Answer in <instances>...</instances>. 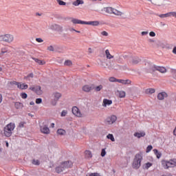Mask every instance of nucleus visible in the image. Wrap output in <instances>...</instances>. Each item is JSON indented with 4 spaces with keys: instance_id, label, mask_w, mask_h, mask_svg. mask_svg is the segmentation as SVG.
Wrapping results in <instances>:
<instances>
[{
    "instance_id": "1",
    "label": "nucleus",
    "mask_w": 176,
    "mask_h": 176,
    "mask_svg": "<svg viewBox=\"0 0 176 176\" xmlns=\"http://www.w3.org/2000/svg\"><path fill=\"white\" fill-rule=\"evenodd\" d=\"M14 123L10 122V124H7L3 129L4 135L5 137H11L12 136V131L14 130Z\"/></svg>"
},
{
    "instance_id": "2",
    "label": "nucleus",
    "mask_w": 176,
    "mask_h": 176,
    "mask_svg": "<svg viewBox=\"0 0 176 176\" xmlns=\"http://www.w3.org/2000/svg\"><path fill=\"white\" fill-rule=\"evenodd\" d=\"M141 162H142V155L141 154H136L132 164L133 168L138 170L141 167Z\"/></svg>"
},
{
    "instance_id": "3",
    "label": "nucleus",
    "mask_w": 176,
    "mask_h": 176,
    "mask_svg": "<svg viewBox=\"0 0 176 176\" xmlns=\"http://www.w3.org/2000/svg\"><path fill=\"white\" fill-rule=\"evenodd\" d=\"M14 41V36L10 34H3L0 36V41L6 43H12Z\"/></svg>"
},
{
    "instance_id": "4",
    "label": "nucleus",
    "mask_w": 176,
    "mask_h": 176,
    "mask_svg": "<svg viewBox=\"0 0 176 176\" xmlns=\"http://www.w3.org/2000/svg\"><path fill=\"white\" fill-rule=\"evenodd\" d=\"M29 90H32V91L36 93L37 96H42V94L43 93L42 91L41 86L39 85H33L29 88Z\"/></svg>"
},
{
    "instance_id": "5",
    "label": "nucleus",
    "mask_w": 176,
    "mask_h": 176,
    "mask_svg": "<svg viewBox=\"0 0 176 176\" xmlns=\"http://www.w3.org/2000/svg\"><path fill=\"white\" fill-rule=\"evenodd\" d=\"M164 168H170V167H176V159L170 160L165 162Z\"/></svg>"
},
{
    "instance_id": "6",
    "label": "nucleus",
    "mask_w": 176,
    "mask_h": 176,
    "mask_svg": "<svg viewBox=\"0 0 176 176\" xmlns=\"http://www.w3.org/2000/svg\"><path fill=\"white\" fill-rule=\"evenodd\" d=\"M142 60L138 56H133L130 60V64H132V65H137V64H140L141 63Z\"/></svg>"
},
{
    "instance_id": "7",
    "label": "nucleus",
    "mask_w": 176,
    "mask_h": 176,
    "mask_svg": "<svg viewBox=\"0 0 176 176\" xmlns=\"http://www.w3.org/2000/svg\"><path fill=\"white\" fill-rule=\"evenodd\" d=\"M72 113L77 116V118H82V115L80 113V110L77 107H73L72 108Z\"/></svg>"
},
{
    "instance_id": "8",
    "label": "nucleus",
    "mask_w": 176,
    "mask_h": 176,
    "mask_svg": "<svg viewBox=\"0 0 176 176\" xmlns=\"http://www.w3.org/2000/svg\"><path fill=\"white\" fill-rule=\"evenodd\" d=\"M50 30H52V31H58V32H63V26L58 25V24H52L50 26Z\"/></svg>"
},
{
    "instance_id": "9",
    "label": "nucleus",
    "mask_w": 176,
    "mask_h": 176,
    "mask_svg": "<svg viewBox=\"0 0 176 176\" xmlns=\"http://www.w3.org/2000/svg\"><path fill=\"white\" fill-rule=\"evenodd\" d=\"M117 119L118 118L116 116H111L106 119V123H107V124H113V123L116 122Z\"/></svg>"
},
{
    "instance_id": "10",
    "label": "nucleus",
    "mask_w": 176,
    "mask_h": 176,
    "mask_svg": "<svg viewBox=\"0 0 176 176\" xmlns=\"http://www.w3.org/2000/svg\"><path fill=\"white\" fill-rule=\"evenodd\" d=\"M151 3L155 6H163L164 0H152Z\"/></svg>"
},
{
    "instance_id": "11",
    "label": "nucleus",
    "mask_w": 176,
    "mask_h": 176,
    "mask_svg": "<svg viewBox=\"0 0 176 176\" xmlns=\"http://www.w3.org/2000/svg\"><path fill=\"white\" fill-rule=\"evenodd\" d=\"M40 130L43 134H49L50 133V129H49L47 125L41 126Z\"/></svg>"
},
{
    "instance_id": "12",
    "label": "nucleus",
    "mask_w": 176,
    "mask_h": 176,
    "mask_svg": "<svg viewBox=\"0 0 176 176\" xmlns=\"http://www.w3.org/2000/svg\"><path fill=\"white\" fill-rule=\"evenodd\" d=\"M61 164L63 166V168H65V170L67 168H71V167H72V162L71 161H66L62 162Z\"/></svg>"
},
{
    "instance_id": "13",
    "label": "nucleus",
    "mask_w": 176,
    "mask_h": 176,
    "mask_svg": "<svg viewBox=\"0 0 176 176\" xmlns=\"http://www.w3.org/2000/svg\"><path fill=\"white\" fill-rule=\"evenodd\" d=\"M93 89H94V87L93 85H86L82 87L83 91H85L86 93H89V91H91Z\"/></svg>"
},
{
    "instance_id": "14",
    "label": "nucleus",
    "mask_w": 176,
    "mask_h": 176,
    "mask_svg": "<svg viewBox=\"0 0 176 176\" xmlns=\"http://www.w3.org/2000/svg\"><path fill=\"white\" fill-rule=\"evenodd\" d=\"M168 97V95L166 92H160L157 95L158 100H163L164 98H167Z\"/></svg>"
},
{
    "instance_id": "15",
    "label": "nucleus",
    "mask_w": 176,
    "mask_h": 176,
    "mask_svg": "<svg viewBox=\"0 0 176 176\" xmlns=\"http://www.w3.org/2000/svg\"><path fill=\"white\" fill-rule=\"evenodd\" d=\"M155 71H156V65L151 63L148 69H147L146 72H148V74H153Z\"/></svg>"
},
{
    "instance_id": "16",
    "label": "nucleus",
    "mask_w": 176,
    "mask_h": 176,
    "mask_svg": "<svg viewBox=\"0 0 176 176\" xmlns=\"http://www.w3.org/2000/svg\"><path fill=\"white\" fill-rule=\"evenodd\" d=\"M109 68V69H119V68H120V65L117 63H113V62H110Z\"/></svg>"
},
{
    "instance_id": "17",
    "label": "nucleus",
    "mask_w": 176,
    "mask_h": 176,
    "mask_svg": "<svg viewBox=\"0 0 176 176\" xmlns=\"http://www.w3.org/2000/svg\"><path fill=\"white\" fill-rule=\"evenodd\" d=\"M102 12H105V13L112 14L113 13V8L112 7H106L102 9Z\"/></svg>"
},
{
    "instance_id": "18",
    "label": "nucleus",
    "mask_w": 176,
    "mask_h": 176,
    "mask_svg": "<svg viewBox=\"0 0 176 176\" xmlns=\"http://www.w3.org/2000/svg\"><path fill=\"white\" fill-rule=\"evenodd\" d=\"M85 24L87 25H94V27H96L100 25V22L98 21H85Z\"/></svg>"
},
{
    "instance_id": "19",
    "label": "nucleus",
    "mask_w": 176,
    "mask_h": 176,
    "mask_svg": "<svg viewBox=\"0 0 176 176\" xmlns=\"http://www.w3.org/2000/svg\"><path fill=\"white\" fill-rule=\"evenodd\" d=\"M155 71H159V72H161V74H166V72H167L166 67L157 65L155 67Z\"/></svg>"
},
{
    "instance_id": "20",
    "label": "nucleus",
    "mask_w": 176,
    "mask_h": 176,
    "mask_svg": "<svg viewBox=\"0 0 176 176\" xmlns=\"http://www.w3.org/2000/svg\"><path fill=\"white\" fill-rule=\"evenodd\" d=\"M134 137H136L137 138H141L142 137H145L146 135V133H145L144 131L142 132H136L134 133Z\"/></svg>"
},
{
    "instance_id": "21",
    "label": "nucleus",
    "mask_w": 176,
    "mask_h": 176,
    "mask_svg": "<svg viewBox=\"0 0 176 176\" xmlns=\"http://www.w3.org/2000/svg\"><path fill=\"white\" fill-rule=\"evenodd\" d=\"M17 87H18V89H21V90H25V89H28V85L21 84V82H19Z\"/></svg>"
},
{
    "instance_id": "22",
    "label": "nucleus",
    "mask_w": 176,
    "mask_h": 176,
    "mask_svg": "<svg viewBox=\"0 0 176 176\" xmlns=\"http://www.w3.org/2000/svg\"><path fill=\"white\" fill-rule=\"evenodd\" d=\"M117 82L118 83H122V85H130V83H131V80H130L118 79V80H117Z\"/></svg>"
},
{
    "instance_id": "23",
    "label": "nucleus",
    "mask_w": 176,
    "mask_h": 176,
    "mask_svg": "<svg viewBox=\"0 0 176 176\" xmlns=\"http://www.w3.org/2000/svg\"><path fill=\"white\" fill-rule=\"evenodd\" d=\"M72 23H73V24H85V21H81V20L78 19H72Z\"/></svg>"
},
{
    "instance_id": "24",
    "label": "nucleus",
    "mask_w": 176,
    "mask_h": 176,
    "mask_svg": "<svg viewBox=\"0 0 176 176\" xmlns=\"http://www.w3.org/2000/svg\"><path fill=\"white\" fill-rule=\"evenodd\" d=\"M65 168L64 166L62 165V164H60V166H57L56 168H55V170L56 172L58 173V174H60V173H63L64 171Z\"/></svg>"
},
{
    "instance_id": "25",
    "label": "nucleus",
    "mask_w": 176,
    "mask_h": 176,
    "mask_svg": "<svg viewBox=\"0 0 176 176\" xmlns=\"http://www.w3.org/2000/svg\"><path fill=\"white\" fill-rule=\"evenodd\" d=\"M32 58L35 61V63H37V64H39V65H45L46 64V62H45V60H41L36 58Z\"/></svg>"
},
{
    "instance_id": "26",
    "label": "nucleus",
    "mask_w": 176,
    "mask_h": 176,
    "mask_svg": "<svg viewBox=\"0 0 176 176\" xmlns=\"http://www.w3.org/2000/svg\"><path fill=\"white\" fill-rule=\"evenodd\" d=\"M83 3H85L83 0H76L74 2H73L72 5L74 6H79V5H83Z\"/></svg>"
},
{
    "instance_id": "27",
    "label": "nucleus",
    "mask_w": 176,
    "mask_h": 176,
    "mask_svg": "<svg viewBox=\"0 0 176 176\" xmlns=\"http://www.w3.org/2000/svg\"><path fill=\"white\" fill-rule=\"evenodd\" d=\"M107 105H112V100L108 99L103 100V107H107Z\"/></svg>"
},
{
    "instance_id": "28",
    "label": "nucleus",
    "mask_w": 176,
    "mask_h": 176,
    "mask_svg": "<svg viewBox=\"0 0 176 176\" xmlns=\"http://www.w3.org/2000/svg\"><path fill=\"white\" fill-rule=\"evenodd\" d=\"M14 107H15L16 109H21V108H23V103H21L20 102H16L14 103Z\"/></svg>"
},
{
    "instance_id": "29",
    "label": "nucleus",
    "mask_w": 176,
    "mask_h": 176,
    "mask_svg": "<svg viewBox=\"0 0 176 176\" xmlns=\"http://www.w3.org/2000/svg\"><path fill=\"white\" fill-rule=\"evenodd\" d=\"M113 14H116V16H122V14H124L123 12L113 8Z\"/></svg>"
},
{
    "instance_id": "30",
    "label": "nucleus",
    "mask_w": 176,
    "mask_h": 176,
    "mask_svg": "<svg viewBox=\"0 0 176 176\" xmlns=\"http://www.w3.org/2000/svg\"><path fill=\"white\" fill-rule=\"evenodd\" d=\"M54 97L55 101H58V100H60V98H61V94L58 92H56L54 94Z\"/></svg>"
},
{
    "instance_id": "31",
    "label": "nucleus",
    "mask_w": 176,
    "mask_h": 176,
    "mask_svg": "<svg viewBox=\"0 0 176 176\" xmlns=\"http://www.w3.org/2000/svg\"><path fill=\"white\" fill-rule=\"evenodd\" d=\"M154 154L155 155L157 159H160L162 157V153L159 152L157 149H154L153 150Z\"/></svg>"
},
{
    "instance_id": "32",
    "label": "nucleus",
    "mask_w": 176,
    "mask_h": 176,
    "mask_svg": "<svg viewBox=\"0 0 176 176\" xmlns=\"http://www.w3.org/2000/svg\"><path fill=\"white\" fill-rule=\"evenodd\" d=\"M155 90L153 88H148L146 89L145 91L146 94H153L155 93Z\"/></svg>"
},
{
    "instance_id": "33",
    "label": "nucleus",
    "mask_w": 176,
    "mask_h": 176,
    "mask_svg": "<svg viewBox=\"0 0 176 176\" xmlns=\"http://www.w3.org/2000/svg\"><path fill=\"white\" fill-rule=\"evenodd\" d=\"M105 54H106L107 58H108L109 60H111V58H113V56H112L111 53H109V50H107L105 51Z\"/></svg>"
},
{
    "instance_id": "34",
    "label": "nucleus",
    "mask_w": 176,
    "mask_h": 176,
    "mask_svg": "<svg viewBox=\"0 0 176 176\" xmlns=\"http://www.w3.org/2000/svg\"><path fill=\"white\" fill-rule=\"evenodd\" d=\"M85 157L87 159H91V157H93V155H91V151H85Z\"/></svg>"
},
{
    "instance_id": "35",
    "label": "nucleus",
    "mask_w": 176,
    "mask_h": 176,
    "mask_svg": "<svg viewBox=\"0 0 176 176\" xmlns=\"http://www.w3.org/2000/svg\"><path fill=\"white\" fill-rule=\"evenodd\" d=\"M157 16H158L161 19H164L166 17H170V14H169V12H168L166 14H157Z\"/></svg>"
},
{
    "instance_id": "36",
    "label": "nucleus",
    "mask_w": 176,
    "mask_h": 176,
    "mask_svg": "<svg viewBox=\"0 0 176 176\" xmlns=\"http://www.w3.org/2000/svg\"><path fill=\"white\" fill-rule=\"evenodd\" d=\"M65 130L64 129H58L57 130V134H58L59 135H65Z\"/></svg>"
},
{
    "instance_id": "37",
    "label": "nucleus",
    "mask_w": 176,
    "mask_h": 176,
    "mask_svg": "<svg viewBox=\"0 0 176 176\" xmlns=\"http://www.w3.org/2000/svg\"><path fill=\"white\" fill-rule=\"evenodd\" d=\"M107 138H108V140H111L112 142H115V138L113 137V135L109 133L107 135Z\"/></svg>"
},
{
    "instance_id": "38",
    "label": "nucleus",
    "mask_w": 176,
    "mask_h": 176,
    "mask_svg": "<svg viewBox=\"0 0 176 176\" xmlns=\"http://www.w3.org/2000/svg\"><path fill=\"white\" fill-rule=\"evenodd\" d=\"M119 97L120 98H124L126 97V92L124 91H120Z\"/></svg>"
},
{
    "instance_id": "39",
    "label": "nucleus",
    "mask_w": 176,
    "mask_h": 176,
    "mask_svg": "<svg viewBox=\"0 0 176 176\" xmlns=\"http://www.w3.org/2000/svg\"><path fill=\"white\" fill-rule=\"evenodd\" d=\"M30 78H34V73L29 74L27 76L24 77V79H25L26 80H30Z\"/></svg>"
},
{
    "instance_id": "40",
    "label": "nucleus",
    "mask_w": 176,
    "mask_h": 176,
    "mask_svg": "<svg viewBox=\"0 0 176 176\" xmlns=\"http://www.w3.org/2000/svg\"><path fill=\"white\" fill-rule=\"evenodd\" d=\"M143 167H144V168H146V170H148V168H149L150 167H152V163L147 162L144 164V166Z\"/></svg>"
},
{
    "instance_id": "41",
    "label": "nucleus",
    "mask_w": 176,
    "mask_h": 176,
    "mask_svg": "<svg viewBox=\"0 0 176 176\" xmlns=\"http://www.w3.org/2000/svg\"><path fill=\"white\" fill-rule=\"evenodd\" d=\"M56 1L58 2V5H60V6H65V5H67V3L65 1H63L62 0H56Z\"/></svg>"
},
{
    "instance_id": "42",
    "label": "nucleus",
    "mask_w": 176,
    "mask_h": 176,
    "mask_svg": "<svg viewBox=\"0 0 176 176\" xmlns=\"http://www.w3.org/2000/svg\"><path fill=\"white\" fill-rule=\"evenodd\" d=\"M65 65H67V67H71V65H72V61H71L70 60H65Z\"/></svg>"
},
{
    "instance_id": "43",
    "label": "nucleus",
    "mask_w": 176,
    "mask_h": 176,
    "mask_svg": "<svg viewBox=\"0 0 176 176\" xmlns=\"http://www.w3.org/2000/svg\"><path fill=\"white\" fill-rule=\"evenodd\" d=\"M32 163L34 165V166H39V164H41V163L39 162L38 160H33L32 161Z\"/></svg>"
},
{
    "instance_id": "44",
    "label": "nucleus",
    "mask_w": 176,
    "mask_h": 176,
    "mask_svg": "<svg viewBox=\"0 0 176 176\" xmlns=\"http://www.w3.org/2000/svg\"><path fill=\"white\" fill-rule=\"evenodd\" d=\"M102 85H100L99 86H97L96 87H95V91H101V90H102Z\"/></svg>"
},
{
    "instance_id": "45",
    "label": "nucleus",
    "mask_w": 176,
    "mask_h": 176,
    "mask_svg": "<svg viewBox=\"0 0 176 176\" xmlns=\"http://www.w3.org/2000/svg\"><path fill=\"white\" fill-rule=\"evenodd\" d=\"M122 56H117L115 58L116 61H117L118 63H122Z\"/></svg>"
},
{
    "instance_id": "46",
    "label": "nucleus",
    "mask_w": 176,
    "mask_h": 176,
    "mask_svg": "<svg viewBox=\"0 0 176 176\" xmlns=\"http://www.w3.org/2000/svg\"><path fill=\"white\" fill-rule=\"evenodd\" d=\"M151 149H153V146H152V145H148L146 150V153H149Z\"/></svg>"
},
{
    "instance_id": "47",
    "label": "nucleus",
    "mask_w": 176,
    "mask_h": 176,
    "mask_svg": "<svg viewBox=\"0 0 176 176\" xmlns=\"http://www.w3.org/2000/svg\"><path fill=\"white\" fill-rule=\"evenodd\" d=\"M152 64V63L151 62H146L145 63V67H146V71L148 70V69L149 68V67H151V65Z\"/></svg>"
},
{
    "instance_id": "48",
    "label": "nucleus",
    "mask_w": 176,
    "mask_h": 176,
    "mask_svg": "<svg viewBox=\"0 0 176 176\" xmlns=\"http://www.w3.org/2000/svg\"><path fill=\"white\" fill-rule=\"evenodd\" d=\"M106 155H107V151H105V148H102L100 156H102V157H104Z\"/></svg>"
},
{
    "instance_id": "49",
    "label": "nucleus",
    "mask_w": 176,
    "mask_h": 176,
    "mask_svg": "<svg viewBox=\"0 0 176 176\" xmlns=\"http://www.w3.org/2000/svg\"><path fill=\"white\" fill-rule=\"evenodd\" d=\"M109 80V82H118V79L115 77H110Z\"/></svg>"
},
{
    "instance_id": "50",
    "label": "nucleus",
    "mask_w": 176,
    "mask_h": 176,
    "mask_svg": "<svg viewBox=\"0 0 176 176\" xmlns=\"http://www.w3.org/2000/svg\"><path fill=\"white\" fill-rule=\"evenodd\" d=\"M21 98H23V100H25V98H27V97H28V95L26 93H22L21 94Z\"/></svg>"
},
{
    "instance_id": "51",
    "label": "nucleus",
    "mask_w": 176,
    "mask_h": 176,
    "mask_svg": "<svg viewBox=\"0 0 176 176\" xmlns=\"http://www.w3.org/2000/svg\"><path fill=\"white\" fill-rule=\"evenodd\" d=\"M67 113H68V111L66 110H63L60 114V116L64 117L67 116Z\"/></svg>"
},
{
    "instance_id": "52",
    "label": "nucleus",
    "mask_w": 176,
    "mask_h": 176,
    "mask_svg": "<svg viewBox=\"0 0 176 176\" xmlns=\"http://www.w3.org/2000/svg\"><path fill=\"white\" fill-rule=\"evenodd\" d=\"M170 16H173V17H175V19H176V12H170L169 17H170Z\"/></svg>"
},
{
    "instance_id": "53",
    "label": "nucleus",
    "mask_w": 176,
    "mask_h": 176,
    "mask_svg": "<svg viewBox=\"0 0 176 176\" xmlns=\"http://www.w3.org/2000/svg\"><path fill=\"white\" fill-rule=\"evenodd\" d=\"M36 104H42V98H36Z\"/></svg>"
},
{
    "instance_id": "54",
    "label": "nucleus",
    "mask_w": 176,
    "mask_h": 176,
    "mask_svg": "<svg viewBox=\"0 0 176 176\" xmlns=\"http://www.w3.org/2000/svg\"><path fill=\"white\" fill-rule=\"evenodd\" d=\"M7 52H8V49L2 48L1 49V53L0 54L2 56V54H5V53H6Z\"/></svg>"
},
{
    "instance_id": "55",
    "label": "nucleus",
    "mask_w": 176,
    "mask_h": 176,
    "mask_svg": "<svg viewBox=\"0 0 176 176\" xmlns=\"http://www.w3.org/2000/svg\"><path fill=\"white\" fill-rule=\"evenodd\" d=\"M10 85H11L12 86H13V85H16V86H18V85H19V82H17L16 81H10Z\"/></svg>"
},
{
    "instance_id": "56",
    "label": "nucleus",
    "mask_w": 176,
    "mask_h": 176,
    "mask_svg": "<svg viewBox=\"0 0 176 176\" xmlns=\"http://www.w3.org/2000/svg\"><path fill=\"white\" fill-rule=\"evenodd\" d=\"M47 50H49L50 52H54V47L50 45L47 47Z\"/></svg>"
},
{
    "instance_id": "57",
    "label": "nucleus",
    "mask_w": 176,
    "mask_h": 176,
    "mask_svg": "<svg viewBox=\"0 0 176 176\" xmlns=\"http://www.w3.org/2000/svg\"><path fill=\"white\" fill-rule=\"evenodd\" d=\"M36 41L38 43H42V42H43V39L41 38H36Z\"/></svg>"
},
{
    "instance_id": "58",
    "label": "nucleus",
    "mask_w": 176,
    "mask_h": 176,
    "mask_svg": "<svg viewBox=\"0 0 176 176\" xmlns=\"http://www.w3.org/2000/svg\"><path fill=\"white\" fill-rule=\"evenodd\" d=\"M101 35H103V36H108V32L103 31L101 32Z\"/></svg>"
},
{
    "instance_id": "59",
    "label": "nucleus",
    "mask_w": 176,
    "mask_h": 176,
    "mask_svg": "<svg viewBox=\"0 0 176 176\" xmlns=\"http://www.w3.org/2000/svg\"><path fill=\"white\" fill-rule=\"evenodd\" d=\"M149 35L150 36H156V33L155 32H150Z\"/></svg>"
},
{
    "instance_id": "60",
    "label": "nucleus",
    "mask_w": 176,
    "mask_h": 176,
    "mask_svg": "<svg viewBox=\"0 0 176 176\" xmlns=\"http://www.w3.org/2000/svg\"><path fill=\"white\" fill-rule=\"evenodd\" d=\"M122 57L123 58H124V60H126V59L129 58V55H127V54H124V55H122Z\"/></svg>"
},
{
    "instance_id": "61",
    "label": "nucleus",
    "mask_w": 176,
    "mask_h": 176,
    "mask_svg": "<svg viewBox=\"0 0 176 176\" xmlns=\"http://www.w3.org/2000/svg\"><path fill=\"white\" fill-rule=\"evenodd\" d=\"M142 36H144L145 35H148V32H142Z\"/></svg>"
},
{
    "instance_id": "62",
    "label": "nucleus",
    "mask_w": 176,
    "mask_h": 176,
    "mask_svg": "<svg viewBox=\"0 0 176 176\" xmlns=\"http://www.w3.org/2000/svg\"><path fill=\"white\" fill-rule=\"evenodd\" d=\"M19 127H24V122H20Z\"/></svg>"
},
{
    "instance_id": "63",
    "label": "nucleus",
    "mask_w": 176,
    "mask_h": 176,
    "mask_svg": "<svg viewBox=\"0 0 176 176\" xmlns=\"http://www.w3.org/2000/svg\"><path fill=\"white\" fill-rule=\"evenodd\" d=\"M57 101H58V100H54V101H53V102H52V104L54 105H54H56Z\"/></svg>"
},
{
    "instance_id": "64",
    "label": "nucleus",
    "mask_w": 176,
    "mask_h": 176,
    "mask_svg": "<svg viewBox=\"0 0 176 176\" xmlns=\"http://www.w3.org/2000/svg\"><path fill=\"white\" fill-rule=\"evenodd\" d=\"M173 54H176V47H173Z\"/></svg>"
}]
</instances>
